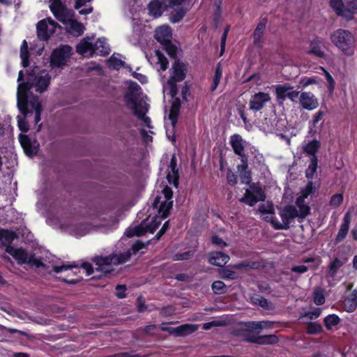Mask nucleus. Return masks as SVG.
Masks as SVG:
<instances>
[{"mask_svg": "<svg viewBox=\"0 0 357 357\" xmlns=\"http://www.w3.org/2000/svg\"><path fill=\"white\" fill-rule=\"evenodd\" d=\"M139 89L140 86L136 82H132L129 86L128 92L125 93L123 97L125 105L128 108L132 109L135 116L144 122L146 127L152 128L151 119L146 116L149 110V105L142 100H137V95L134 92Z\"/></svg>", "mask_w": 357, "mask_h": 357, "instance_id": "nucleus-1", "label": "nucleus"}, {"mask_svg": "<svg viewBox=\"0 0 357 357\" xmlns=\"http://www.w3.org/2000/svg\"><path fill=\"white\" fill-rule=\"evenodd\" d=\"M330 40L345 56H351L354 54L356 40L350 31L338 29L331 33Z\"/></svg>", "mask_w": 357, "mask_h": 357, "instance_id": "nucleus-2", "label": "nucleus"}, {"mask_svg": "<svg viewBox=\"0 0 357 357\" xmlns=\"http://www.w3.org/2000/svg\"><path fill=\"white\" fill-rule=\"evenodd\" d=\"M279 215L282 219V222H280L277 218L272 216L269 222L275 229L277 230H287L290 227L291 222L296 218H298V211L296 206L294 205H286L280 210Z\"/></svg>", "mask_w": 357, "mask_h": 357, "instance_id": "nucleus-3", "label": "nucleus"}, {"mask_svg": "<svg viewBox=\"0 0 357 357\" xmlns=\"http://www.w3.org/2000/svg\"><path fill=\"white\" fill-rule=\"evenodd\" d=\"M13 257L19 265L28 264L31 267L34 266L36 268H45L46 266L41 258L36 257L35 253L32 252L29 255L27 252L22 248L16 249Z\"/></svg>", "mask_w": 357, "mask_h": 357, "instance_id": "nucleus-4", "label": "nucleus"}, {"mask_svg": "<svg viewBox=\"0 0 357 357\" xmlns=\"http://www.w3.org/2000/svg\"><path fill=\"white\" fill-rule=\"evenodd\" d=\"M72 54V47L68 45H61L54 49L50 56V66L52 68H62Z\"/></svg>", "mask_w": 357, "mask_h": 357, "instance_id": "nucleus-5", "label": "nucleus"}, {"mask_svg": "<svg viewBox=\"0 0 357 357\" xmlns=\"http://www.w3.org/2000/svg\"><path fill=\"white\" fill-rule=\"evenodd\" d=\"M33 84L30 82H22L18 84L17 91V107L19 110L24 115H26L31 111L28 109V105L29 103L28 100V92L32 89Z\"/></svg>", "mask_w": 357, "mask_h": 357, "instance_id": "nucleus-6", "label": "nucleus"}, {"mask_svg": "<svg viewBox=\"0 0 357 357\" xmlns=\"http://www.w3.org/2000/svg\"><path fill=\"white\" fill-rule=\"evenodd\" d=\"M242 337L245 342L260 345L275 344L279 341L275 335H256L248 330L243 331Z\"/></svg>", "mask_w": 357, "mask_h": 357, "instance_id": "nucleus-7", "label": "nucleus"}, {"mask_svg": "<svg viewBox=\"0 0 357 357\" xmlns=\"http://www.w3.org/2000/svg\"><path fill=\"white\" fill-rule=\"evenodd\" d=\"M165 323L162 324L160 329L162 331L167 332L175 337H185L194 333L198 327L195 324H185L177 327L164 326Z\"/></svg>", "mask_w": 357, "mask_h": 357, "instance_id": "nucleus-8", "label": "nucleus"}, {"mask_svg": "<svg viewBox=\"0 0 357 357\" xmlns=\"http://www.w3.org/2000/svg\"><path fill=\"white\" fill-rule=\"evenodd\" d=\"M92 261L98 266L96 271L100 272L106 275L113 271V269L109 267L112 264L114 265V254H111L105 257L95 256L92 259Z\"/></svg>", "mask_w": 357, "mask_h": 357, "instance_id": "nucleus-9", "label": "nucleus"}, {"mask_svg": "<svg viewBox=\"0 0 357 357\" xmlns=\"http://www.w3.org/2000/svg\"><path fill=\"white\" fill-rule=\"evenodd\" d=\"M19 140L27 156L32 158L37 155L39 149V144L36 140L32 141L29 137L22 134L20 135Z\"/></svg>", "mask_w": 357, "mask_h": 357, "instance_id": "nucleus-10", "label": "nucleus"}, {"mask_svg": "<svg viewBox=\"0 0 357 357\" xmlns=\"http://www.w3.org/2000/svg\"><path fill=\"white\" fill-rule=\"evenodd\" d=\"M50 11L63 24L68 22V9L61 0H53L50 5Z\"/></svg>", "mask_w": 357, "mask_h": 357, "instance_id": "nucleus-11", "label": "nucleus"}, {"mask_svg": "<svg viewBox=\"0 0 357 357\" xmlns=\"http://www.w3.org/2000/svg\"><path fill=\"white\" fill-rule=\"evenodd\" d=\"M271 100L270 96L267 93L258 92L251 96L249 101V109L254 112L261 110Z\"/></svg>", "mask_w": 357, "mask_h": 357, "instance_id": "nucleus-12", "label": "nucleus"}, {"mask_svg": "<svg viewBox=\"0 0 357 357\" xmlns=\"http://www.w3.org/2000/svg\"><path fill=\"white\" fill-rule=\"evenodd\" d=\"M310 48L306 51L309 55L314 56L317 58L324 59L326 56L324 50V39L316 36L310 42Z\"/></svg>", "mask_w": 357, "mask_h": 357, "instance_id": "nucleus-13", "label": "nucleus"}, {"mask_svg": "<svg viewBox=\"0 0 357 357\" xmlns=\"http://www.w3.org/2000/svg\"><path fill=\"white\" fill-rule=\"evenodd\" d=\"M299 101L301 107L307 110H313L318 107V99L311 92L303 91L301 93Z\"/></svg>", "mask_w": 357, "mask_h": 357, "instance_id": "nucleus-14", "label": "nucleus"}, {"mask_svg": "<svg viewBox=\"0 0 357 357\" xmlns=\"http://www.w3.org/2000/svg\"><path fill=\"white\" fill-rule=\"evenodd\" d=\"M351 220V215L349 212H347L344 215L342 222L340 225V227L335 237V243L342 242L347 237L349 232Z\"/></svg>", "mask_w": 357, "mask_h": 357, "instance_id": "nucleus-15", "label": "nucleus"}, {"mask_svg": "<svg viewBox=\"0 0 357 357\" xmlns=\"http://www.w3.org/2000/svg\"><path fill=\"white\" fill-rule=\"evenodd\" d=\"M172 36V29L167 25L158 27L155 31L154 38L161 45L171 40Z\"/></svg>", "mask_w": 357, "mask_h": 357, "instance_id": "nucleus-16", "label": "nucleus"}, {"mask_svg": "<svg viewBox=\"0 0 357 357\" xmlns=\"http://www.w3.org/2000/svg\"><path fill=\"white\" fill-rule=\"evenodd\" d=\"M50 75L45 71H43L37 75L34 84L36 92L42 93L45 91L50 84Z\"/></svg>", "mask_w": 357, "mask_h": 357, "instance_id": "nucleus-17", "label": "nucleus"}, {"mask_svg": "<svg viewBox=\"0 0 357 357\" xmlns=\"http://www.w3.org/2000/svg\"><path fill=\"white\" fill-rule=\"evenodd\" d=\"M169 168L172 174L170 172L167 174V179L169 183L172 184L174 187L177 188L178 185L179 173L177 168L176 158L174 155H173L171 158Z\"/></svg>", "mask_w": 357, "mask_h": 357, "instance_id": "nucleus-18", "label": "nucleus"}, {"mask_svg": "<svg viewBox=\"0 0 357 357\" xmlns=\"http://www.w3.org/2000/svg\"><path fill=\"white\" fill-rule=\"evenodd\" d=\"M54 32V29H49L46 20H41L38 22L37 36L40 40H49Z\"/></svg>", "mask_w": 357, "mask_h": 357, "instance_id": "nucleus-19", "label": "nucleus"}, {"mask_svg": "<svg viewBox=\"0 0 357 357\" xmlns=\"http://www.w3.org/2000/svg\"><path fill=\"white\" fill-rule=\"evenodd\" d=\"M230 259L229 256L222 252H213L208 257V262L216 266L223 267Z\"/></svg>", "mask_w": 357, "mask_h": 357, "instance_id": "nucleus-20", "label": "nucleus"}, {"mask_svg": "<svg viewBox=\"0 0 357 357\" xmlns=\"http://www.w3.org/2000/svg\"><path fill=\"white\" fill-rule=\"evenodd\" d=\"M181 105V102L179 98H175L172 102L168 117L173 127H175L177 123L180 115Z\"/></svg>", "mask_w": 357, "mask_h": 357, "instance_id": "nucleus-21", "label": "nucleus"}, {"mask_svg": "<svg viewBox=\"0 0 357 357\" xmlns=\"http://www.w3.org/2000/svg\"><path fill=\"white\" fill-rule=\"evenodd\" d=\"M167 6L161 0H152L148 4L149 13L154 17H159Z\"/></svg>", "mask_w": 357, "mask_h": 357, "instance_id": "nucleus-22", "label": "nucleus"}, {"mask_svg": "<svg viewBox=\"0 0 357 357\" xmlns=\"http://www.w3.org/2000/svg\"><path fill=\"white\" fill-rule=\"evenodd\" d=\"M342 307L347 312H353L357 307V291H352L342 301Z\"/></svg>", "mask_w": 357, "mask_h": 357, "instance_id": "nucleus-23", "label": "nucleus"}, {"mask_svg": "<svg viewBox=\"0 0 357 357\" xmlns=\"http://www.w3.org/2000/svg\"><path fill=\"white\" fill-rule=\"evenodd\" d=\"M230 145L237 155H241L245 151L244 141L238 134H234L230 137Z\"/></svg>", "mask_w": 357, "mask_h": 357, "instance_id": "nucleus-24", "label": "nucleus"}, {"mask_svg": "<svg viewBox=\"0 0 357 357\" xmlns=\"http://www.w3.org/2000/svg\"><path fill=\"white\" fill-rule=\"evenodd\" d=\"M173 76L169 80L174 82H181L185 78V68L183 63L179 61H175L173 65Z\"/></svg>", "mask_w": 357, "mask_h": 357, "instance_id": "nucleus-25", "label": "nucleus"}, {"mask_svg": "<svg viewBox=\"0 0 357 357\" xmlns=\"http://www.w3.org/2000/svg\"><path fill=\"white\" fill-rule=\"evenodd\" d=\"M289 84H278L275 86V95L278 102H284L288 97L287 95L289 90L294 89Z\"/></svg>", "mask_w": 357, "mask_h": 357, "instance_id": "nucleus-26", "label": "nucleus"}, {"mask_svg": "<svg viewBox=\"0 0 357 357\" xmlns=\"http://www.w3.org/2000/svg\"><path fill=\"white\" fill-rule=\"evenodd\" d=\"M110 52L109 45L106 42L105 38H98L95 43H93V53L100 56H106Z\"/></svg>", "mask_w": 357, "mask_h": 357, "instance_id": "nucleus-27", "label": "nucleus"}, {"mask_svg": "<svg viewBox=\"0 0 357 357\" xmlns=\"http://www.w3.org/2000/svg\"><path fill=\"white\" fill-rule=\"evenodd\" d=\"M357 14V0H350L346 3L342 17L347 21L352 20Z\"/></svg>", "mask_w": 357, "mask_h": 357, "instance_id": "nucleus-28", "label": "nucleus"}, {"mask_svg": "<svg viewBox=\"0 0 357 357\" xmlns=\"http://www.w3.org/2000/svg\"><path fill=\"white\" fill-rule=\"evenodd\" d=\"M66 24L68 26V31L73 35L79 36L84 32L85 28L83 24L76 20H68V22Z\"/></svg>", "mask_w": 357, "mask_h": 357, "instance_id": "nucleus-29", "label": "nucleus"}, {"mask_svg": "<svg viewBox=\"0 0 357 357\" xmlns=\"http://www.w3.org/2000/svg\"><path fill=\"white\" fill-rule=\"evenodd\" d=\"M321 146V143L317 139H312L305 146H303V149L310 158L317 156V153L318 152Z\"/></svg>", "mask_w": 357, "mask_h": 357, "instance_id": "nucleus-30", "label": "nucleus"}, {"mask_svg": "<svg viewBox=\"0 0 357 357\" xmlns=\"http://www.w3.org/2000/svg\"><path fill=\"white\" fill-rule=\"evenodd\" d=\"M30 53L27 42L24 40L20 46V58L22 59V66L23 68H26L29 66Z\"/></svg>", "mask_w": 357, "mask_h": 357, "instance_id": "nucleus-31", "label": "nucleus"}, {"mask_svg": "<svg viewBox=\"0 0 357 357\" xmlns=\"http://www.w3.org/2000/svg\"><path fill=\"white\" fill-rule=\"evenodd\" d=\"M340 322V318L335 314H328L324 319V324L328 331L332 330L333 328L337 326Z\"/></svg>", "mask_w": 357, "mask_h": 357, "instance_id": "nucleus-32", "label": "nucleus"}, {"mask_svg": "<svg viewBox=\"0 0 357 357\" xmlns=\"http://www.w3.org/2000/svg\"><path fill=\"white\" fill-rule=\"evenodd\" d=\"M318 167V158L317 156H314L313 158H310V164L308 167L305 170V177L307 179H312L315 173L317 172Z\"/></svg>", "mask_w": 357, "mask_h": 357, "instance_id": "nucleus-33", "label": "nucleus"}, {"mask_svg": "<svg viewBox=\"0 0 357 357\" xmlns=\"http://www.w3.org/2000/svg\"><path fill=\"white\" fill-rule=\"evenodd\" d=\"M222 77V68L221 63H218L216 66L215 74L213 77V83L210 88V91L211 92H214L217 89V88L220 82Z\"/></svg>", "mask_w": 357, "mask_h": 357, "instance_id": "nucleus-34", "label": "nucleus"}, {"mask_svg": "<svg viewBox=\"0 0 357 357\" xmlns=\"http://www.w3.org/2000/svg\"><path fill=\"white\" fill-rule=\"evenodd\" d=\"M305 331L307 334L314 335L322 333L324 329L319 323L310 321L306 324Z\"/></svg>", "mask_w": 357, "mask_h": 357, "instance_id": "nucleus-35", "label": "nucleus"}, {"mask_svg": "<svg viewBox=\"0 0 357 357\" xmlns=\"http://www.w3.org/2000/svg\"><path fill=\"white\" fill-rule=\"evenodd\" d=\"M173 202L164 201L158 206V214L160 218L165 219L168 217L170 210L172 208Z\"/></svg>", "mask_w": 357, "mask_h": 357, "instance_id": "nucleus-36", "label": "nucleus"}, {"mask_svg": "<svg viewBox=\"0 0 357 357\" xmlns=\"http://www.w3.org/2000/svg\"><path fill=\"white\" fill-rule=\"evenodd\" d=\"M29 105L35 110L34 123L36 125H37L41 119L40 116L43 109L41 104L38 101V97H34L33 100L29 102Z\"/></svg>", "mask_w": 357, "mask_h": 357, "instance_id": "nucleus-37", "label": "nucleus"}, {"mask_svg": "<svg viewBox=\"0 0 357 357\" xmlns=\"http://www.w3.org/2000/svg\"><path fill=\"white\" fill-rule=\"evenodd\" d=\"M239 202L249 206H253L258 202V199L255 197L253 192L249 189H246L244 196L239 199Z\"/></svg>", "mask_w": 357, "mask_h": 357, "instance_id": "nucleus-38", "label": "nucleus"}, {"mask_svg": "<svg viewBox=\"0 0 357 357\" xmlns=\"http://www.w3.org/2000/svg\"><path fill=\"white\" fill-rule=\"evenodd\" d=\"M266 23H267V18L264 17V18L261 19L259 22L257 24V27L254 31V34H253L254 40L255 43L257 42L258 40H261V38L263 36L264 31L266 29Z\"/></svg>", "mask_w": 357, "mask_h": 357, "instance_id": "nucleus-39", "label": "nucleus"}, {"mask_svg": "<svg viewBox=\"0 0 357 357\" xmlns=\"http://www.w3.org/2000/svg\"><path fill=\"white\" fill-rule=\"evenodd\" d=\"M76 51L79 54H84L88 51H91L93 52V44L91 42L86 40V39H83L76 46Z\"/></svg>", "mask_w": 357, "mask_h": 357, "instance_id": "nucleus-40", "label": "nucleus"}, {"mask_svg": "<svg viewBox=\"0 0 357 357\" xmlns=\"http://www.w3.org/2000/svg\"><path fill=\"white\" fill-rule=\"evenodd\" d=\"M329 5L337 16L342 17L346 6L342 0H330Z\"/></svg>", "mask_w": 357, "mask_h": 357, "instance_id": "nucleus-41", "label": "nucleus"}, {"mask_svg": "<svg viewBox=\"0 0 357 357\" xmlns=\"http://www.w3.org/2000/svg\"><path fill=\"white\" fill-rule=\"evenodd\" d=\"M343 266V261L335 257L330 264L328 267V274L331 278H334L338 269Z\"/></svg>", "mask_w": 357, "mask_h": 357, "instance_id": "nucleus-42", "label": "nucleus"}, {"mask_svg": "<svg viewBox=\"0 0 357 357\" xmlns=\"http://www.w3.org/2000/svg\"><path fill=\"white\" fill-rule=\"evenodd\" d=\"M131 256L132 252L131 250H129L118 255L114 254V266L125 264L130 259Z\"/></svg>", "mask_w": 357, "mask_h": 357, "instance_id": "nucleus-43", "label": "nucleus"}, {"mask_svg": "<svg viewBox=\"0 0 357 357\" xmlns=\"http://www.w3.org/2000/svg\"><path fill=\"white\" fill-rule=\"evenodd\" d=\"M163 50L172 59L177 57V47L172 43V40L162 45Z\"/></svg>", "mask_w": 357, "mask_h": 357, "instance_id": "nucleus-44", "label": "nucleus"}, {"mask_svg": "<svg viewBox=\"0 0 357 357\" xmlns=\"http://www.w3.org/2000/svg\"><path fill=\"white\" fill-rule=\"evenodd\" d=\"M211 289L215 294H222L227 291L226 284L221 280H216L212 283Z\"/></svg>", "mask_w": 357, "mask_h": 357, "instance_id": "nucleus-45", "label": "nucleus"}, {"mask_svg": "<svg viewBox=\"0 0 357 357\" xmlns=\"http://www.w3.org/2000/svg\"><path fill=\"white\" fill-rule=\"evenodd\" d=\"M266 322L261 321H248L245 324L247 327L246 330L253 332L258 331L259 332L261 329L265 327Z\"/></svg>", "mask_w": 357, "mask_h": 357, "instance_id": "nucleus-46", "label": "nucleus"}, {"mask_svg": "<svg viewBox=\"0 0 357 357\" xmlns=\"http://www.w3.org/2000/svg\"><path fill=\"white\" fill-rule=\"evenodd\" d=\"M251 301L254 304L258 305L264 309L268 310L270 303L263 296L257 295L251 297Z\"/></svg>", "mask_w": 357, "mask_h": 357, "instance_id": "nucleus-47", "label": "nucleus"}, {"mask_svg": "<svg viewBox=\"0 0 357 357\" xmlns=\"http://www.w3.org/2000/svg\"><path fill=\"white\" fill-rule=\"evenodd\" d=\"M220 276L222 279L236 280L238 278V274L230 269L222 268L219 271Z\"/></svg>", "mask_w": 357, "mask_h": 357, "instance_id": "nucleus-48", "label": "nucleus"}, {"mask_svg": "<svg viewBox=\"0 0 357 357\" xmlns=\"http://www.w3.org/2000/svg\"><path fill=\"white\" fill-rule=\"evenodd\" d=\"M16 238L17 234L13 231L2 229L1 241L3 240L10 244Z\"/></svg>", "mask_w": 357, "mask_h": 357, "instance_id": "nucleus-49", "label": "nucleus"}, {"mask_svg": "<svg viewBox=\"0 0 357 357\" xmlns=\"http://www.w3.org/2000/svg\"><path fill=\"white\" fill-rule=\"evenodd\" d=\"M155 55L158 58V63L160 65L162 70L165 71L167 69L169 61L167 57L159 50L155 51Z\"/></svg>", "mask_w": 357, "mask_h": 357, "instance_id": "nucleus-50", "label": "nucleus"}, {"mask_svg": "<svg viewBox=\"0 0 357 357\" xmlns=\"http://www.w3.org/2000/svg\"><path fill=\"white\" fill-rule=\"evenodd\" d=\"M160 218V217L159 218L158 216H155L153 218L151 221L146 225L148 229V232L153 234L154 231L158 228L161 224Z\"/></svg>", "mask_w": 357, "mask_h": 357, "instance_id": "nucleus-51", "label": "nucleus"}, {"mask_svg": "<svg viewBox=\"0 0 357 357\" xmlns=\"http://www.w3.org/2000/svg\"><path fill=\"white\" fill-rule=\"evenodd\" d=\"M194 250H188L183 253H176L173 256L174 261H184L190 259L194 255Z\"/></svg>", "mask_w": 357, "mask_h": 357, "instance_id": "nucleus-52", "label": "nucleus"}, {"mask_svg": "<svg viewBox=\"0 0 357 357\" xmlns=\"http://www.w3.org/2000/svg\"><path fill=\"white\" fill-rule=\"evenodd\" d=\"M73 268H78V265L75 262H73L70 264H63L62 266H54L52 268L53 271L56 273H59Z\"/></svg>", "mask_w": 357, "mask_h": 357, "instance_id": "nucleus-53", "label": "nucleus"}, {"mask_svg": "<svg viewBox=\"0 0 357 357\" xmlns=\"http://www.w3.org/2000/svg\"><path fill=\"white\" fill-rule=\"evenodd\" d=\"M185 15V10L183 8H179L174 13H172L170 17L172 23L180 22Z\"/></svg>", "mask_w": 357, "mask_h": 357, "instance_id": "nucleus-54", "label": "nucleus"}, {"mask_svg": "<svg viewBox=\"0 0 357 357\" xmlns=\"http://www.w3.org/2000/svg\"><path fill=\"white\" fill-rule=\"evenodd\" d=\"M258 211L261 214H275L273 204L272 202L268 203L266 205L264 204H261L259 206Z\"/></svg>", "mask_w": 357, "mask_h": 357, "instance_id": "nucleus-55", "label": "nucleus"}, {"mask_svg": "<svg viewBox=\"0 0 357 357\" xmlns=\"http://www.w3.org/2000/svg\"><path fill=\"white\" fill-rule=\"evenodd\" d=\"M318 266L319 264L312 266H307L305 265L294 266L291 267V270L292 272L303 274L306 273L310 268L312 270H316L318 268Z\"/></svg>", "mask_w": 357, "mask_h": 357, "instance_id": "nucleus-56", "label": "nucleus"}, {"mask_svg": "<svg viewBox=\"0 0 357 357\" xmlns=\"http://www.w3.org/2000/svg\"><path fill=\"white\" fill-rule=\"evenodd\" d=\"M109 66H112L114 69H119L125 64V62L121 59L112 55L108 60Z\"/></svg>", "mask_w": 357, "mask_h": 357, "instance_id": "nucleus-57", "label": "nucleus"}, {"mask_svg": "<svg viewBox=\"0 0 357 357\" xmlns=\"http://www.w3.org/2000/svg\"><path fill=\"white\" fill-rule=\"evenodd\" d=\"M252 191L258 202H264L266 198V195L264 190L261 187H252Z\"/></svg>", "mask_w": 357, "mask_h": 357, "instance_id": "nucleus-58", "label": "nucleus"}, {"mask_svg": "<svg viewBox=\"0 0 357 357\" xmlns=\"http://www.w3.org/2000/svg\"><path fill=\"white\" fill-rule=\"evenodd\" d=\"M324 75L328 83V90L330 93H333L335 87V82L332 75L326 70H324Z\"/></svg>", "mask_w": 357, "mask_h": 357, "instance_id": "nucleus-59", "label": "nucleus"}, {"mask_svg": "<svg viewBox=\"0 0 357 357\" xmlns=\"http://www.w3.org/2000/svg\"><path fill=\"white\" fill-rule=\"evenodd\" d=\"M343 199L342 194H335L331 198L330 205L334 207H337L342 203Z\"/></svg>", "mask_w": 357, "mask_h": 357, "instance_id": "nucleus-60", "label": "nucleus"}, {"mask_svg": "<svg viewBox=\"0 0 357 357\" xmlns=\"http://www.w3.org/2000/svg\"><path fill=\"white\" fill-rule=\"evenodd\" d=\"M315 190V187L312 181H308L305 188L301 191V195L304 198H307L310 194Z\"/></svg>", "mask_w": 357, "mask_h": 357, "instance_id": "nucleus-61", "label": "nucleus"}, {"mask_svg": "<svg viewBox=\"0 0 357 357\" xmlns=\"http://www.w3.org/2000/svg\"><path fill=\"white\" fill-rule=\"evenodd\" d=\"M299 208L298 215L297 216L298 219L303 220L310 213V208L307 204H304L300 206H298Z\"/></svg>", "mask_w": 357, "mask_h": 357, "instance_id": "nucleus-62", "label": "nucleus"}, {"mask_svg": "<svg viewBox=\"0 0 357 357\" xmlns=\"http://www.w3.org/2000/svg\"><path fill=\"white\" fill-rule=\"evenodd\" d=\"M211 243L213 245H215L220 248L228 246L227 243H226L222 238L216 234L212 236Z\"/></svg>", "mask_w": 357, "mask_h": 357, "instance_id": "nucleus-63", "label": "nucleus"}, {"mask_svg": "<svg viewBox=\"0 0 357 357\" xmlns=\"http://www.w3.org/2000/svg\"><path fill=\"white\" fill-rule=\"evenodd\" d=\"M240 176L243 179V183L249 184L252 180L251 172L248 169H241Z\"/></svg>", "mask_w": 357, "mask_h": 357, "instance_id": "nucleus-64", "label": "nucleus"}]
</instances>
